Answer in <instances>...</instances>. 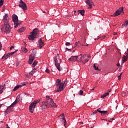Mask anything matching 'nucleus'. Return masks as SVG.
I'll return each mask as SVG.
<instances>
[{
    "label": "nucleus",
    "mask_w": 128,
    "mask_h": 128,
    "mask_svg": "<svg viewBox=\"0 0 128 128\" xmlns=\"http://www.w3.org/2000/svg\"><path fill=\"white\" fill-rule=\"evenodd\" d=\"M114 120V118H110V120Z\"/></svg>",
    "instance_id": "nucleus-58"
},
{
    "label": "nucleus",
    "mask_w": 128,
    "mask_h": 128,
    "mask_svg": "<svg viewBox=\"0 0 128 128\" xmlns=\"http://www.w3.org/2000/svg\"><path fill=\"white\" fill-rule=\"evenodd\" d=\"M18 102V100L16 99L14 102L12 104V105H10V106H8V109L12 108H14V106Z\"/></svg>",
    "instance_id": "nucleus-15"
},
{
    "label": "nucleus",
    "mask_w": 128,
    "mask_h": 128,
    "mask_svg": "<svg viewBox=\"0 0 128 128\" xmlns=\"http://www.w3.org/2000/svg\"><path fill=\"white\" fill-rule=\"evenodd\" d=\"M10 54H7L6 56L4 54V56H2V59L5 58V60H6L7 58H10Z\"/></svg>",
    "instance_id": "nucleus-23"
},
{
    "label": "nucleus",
    "mask_w": 128,
    "mask_h": 128,
    "mask_svg": "<svg viewBox=\"0 0 128 128\" xmlns=\"http://www.w3.org/2000/svg\"><path fill=\"white\" fill-rule=\"evenodd\" d=\"M84 62H88V60H84Z\"/></svg>",
    "instance_id": "nucleus-48"
},
{
    "label": "nucleus",
    "mask_w": 128,
    "mask_h": 128,
    "mask_svg": "<svg viewBox=\"0 0 128 128\" xmlns=\"http://www.w3.org/2000/svg\"><path fill=\"white\" fill-rule=\"evenodd\" d=\"M29 74L32 76V74H34V70H32V72H30Z\"/></svg>",
    "instance_id": "nucleus-38"
},
{
    "label": "nucleus",
    "mask_w": 128,
    "mask_h": 128,
    "mask_svg": "<svg viewBox=\"0 0 128 128\" xmlns=\"http://www.w3.org/2000/svg\"><path fill=\"white\" fill-rule=\"evenodd\" d=\"M46 73H50V70H48V68H46Z\"/></svg>",
    "instance_id": "nucleus-37"
},
{
    "label": "nucleus",
    "mask_w": 128,
    "mask_h": 128,
    "mask_svg": "<svg viewBox=\"0 0 128 128\" xmlns=\"http://www.w3.org/2000/svg\"><path fill=\"white\" fill-rule=\"evenodd\" d=\"M12 20L14 24V28H17L18 26L21 24V22H19L18 16L16 14L12 16Z\"/></svg>",
    "instance_id": "nucleus-7"
},
{
    "label": "nucleus",
    "mask_w": 128,
    "mask_h": 128,
    "mask_svg": "<svg viewBox=\"0 0 128 128\" xmlns=\"http://www.w3.org/2000/svg\"><path fill=\"white\" fill-rule=\"evenodd\" d=\"M102 116H104L106 114L108 115V111L106 110H102Z\"/></svg>",
    "instance_id": "nucleus-21"
},
{
    "label": "nucleus",
    "mask_w": 128,
    "mask_h": 128,
    "mask_svg": "<svg viewBox=\"0 0 128 128\" xmlns=\"http://www.w3.org/2000/svg\"><path fill=\"white\" fill-rule=\"evenodd\" d=\"M3 21L4 23H10L9 18L7 14L4 16Z\"/></svg>",
    "instance_id": "nucleus-13"
},
{
    "label": "nucleus",
    "mask_w": 128,
    "mask_h": 128,
    "mask_svg": "<svg viewBox=\"0 0 128 128\" xmlns=\"http://www.w3.org/2000/svg\"><path fill=\"white\" fill-rule=\"evenodd\" d=\"M81 46H88V44L86 43L85 40H83L80 42Z\"/></svg>",
    "instance_id": "nucleus-19"
},
{
    "label": "nucleus",
    "mask_w": 128,
    "mask_h": 128,
    "mask_svg": "<svg viewBox=\"0 0 128 128\" xmlns=\"http://www.w3.org/2000/svg\"><path fill=\"white\" fill-rule=\"evenodd\" d=\"M20 87V85H18L17 86H15L13 89V91H16Z\"/></svg>",
    "instance_id": "nucleus-25"
},
{
    "label": "nucleus",
    "mask_w": 128,
    "mask_h": 128,
    "mask_svg": "<svg viewBox=\"0 0 128 128\" xmlns=\"http://www.w3.org/2000/svg\"><path fill=\"white\" fill-rule=\"evenodd\" d=\"M123 72H122L120 75H119V76H118V80H121V76H122V74Z\"/></svg>",
    "instance_id": "nucleus-34"
},
{
    "label": "nucleus",
    "mask_w": 128,
    "mask_h": 128,
    "mask_svg": "<svg viewBox=\"0 0 128 128\" xmlns=\"http://www.w3.org/2000/svg\"><path fill=\"white\" fill-rule=\"evenodd\" d=\"M78 45V42H76L75 43L74 46H76Z\"/></svg>",
    "instance_id": "nucleus-42"
},
{
    "label": "nucleus",
    "mask_w": 128,
    "mask_h": 128,
    "mask_svg": "<svg viewBox=\"0 0 128 128\" xmlns=\"http://www.w3.org/2000/svg\"><path fill=\"white\" fill-rule=\"evenodd\" d=\"M4 4V1L3 0H0V8Z\"/></svg>",
    "instance_id": "nucleus-33"
},
{
    "label": "nucleus",
    "mask_w": 128,
    "mask_h": 128,
    "mask_svg": "<svg viewBox=\"0 0 128 128\" xmlns=\"http://www.w3.org/2000/svg\"><path fill=\"white\" fill-rule=\"evenodd\" d=\"M59 119H60V120L64 123V126H66V120L65 119V116L64 114H60V116H58Z\"/></svg>",
    "instance_id": "nucleus-12"
},
{
    "label": "nucleus",
    "mask_w": 128,
    "mask_h": 128,
    "mask_svg": "<svg viewBox=\"0 0 128 128\" xmlns=\"http://www.w3.org/2000/svg\"><path fill=\"white\" fill-rule=\"evenodd\" d=\"M0 29L2 32L7 34L10 32L12 28L10 27V23L4 22V24L1 26Z\"/></svg>",
    "instance_id": "nucleus-3"
},
{
    "label": "nucleus",
    "mask_w": 128,
    "mask_h": 128,
    "mask_svg": "<svg viewBox=\"0 0 128 128\" xmlns=\"http://www.w3.org/2000/svg\"><path fill=\"white\" fill-rule=\"evenodd\" d=\"M14 48V46L10 47V50H12Z\"/></svg>",
    "instance_id": "nucleus-44"
},
{
    "label": "nucleus",
    "mask_w": 128,
    "mask_h": 128,
    "mask_svg": "<svg viewBox=\"0 0 128 128\" xmlns=\"http://www.w3.org/2000/svg\"><path fill=\"white\" fill-rule=\"evenodd\" d=\"M66 50H70V49H69L68 48H66Z\"/></svg>",
    "instance_id": "nucleus-52"
},
{
    "label": "nucleus",
    "mask_w": 128,
    "mask_h": 128,
    "mask_svg": "<svg viewBox=\"0 0 128 128\" xmlns=\"http://www.w3.org/2000/svg\"><path fill=\"white\" fill-rule=\"evenodd\" d=\"M62 62V60L60 58V56L58 54L57 56L54 57V64L59 71L62 70V68H60V63Z\"/></svg>",
    "instance_id": "nucleus-4"
},
{
    "label": "nucleus",
    "mask_w": 128,
    "mask_h": 128,
    "mask_svg": "<svg viewBox=\"0 0 128 128\" xmlns=\"http://www.w3.org/2000/svg\"><path fill=\"white\" fill-rule=\"evenodd\" d=\"M128 60V58L126 56H124L122 60V64H124V62H127Z\"/></svg>",
    "instance_id": "nucleus-18"
},
{
    "label": "nucleus",
    "mask_w": 128,
    "mask_h": 128,
    "mask_svg": "<svg viewBox=\"0 0 128 128\" xmlns=\"http://www.w3.org/2000/svg\"><path fill=\"white\" fill-rule=\"evenodd\" d=\"M126 96V94L125 92H124V93L122 94V96Z\"/></svg>",
    "instance_id": "nucleus-39"
},
{
    "label": "nucleus",
    "mask_w": 128,
    "mask_h": 128,
    "mask_svg": "<svg viewBox=\"0 0 128 128\" xmlns=\"http://www.w3.org/2000/svg\"><path fill=\"white\" fill-rule=\"evenodd\" d=\"M38 28H35L32 30V32H31L30 35L28 36V38L30 40H34L36 38V36L38 34Z\"/></svg>",
    "instance_id": "nucleus-5"
},
{
    "label": "nucleus",
    "mask_w": 128,
    "mask_h": 128,
    "mask_svg": "<svg viewBox=\"0 0 128 128\" xmlns=\"http://www.w3.org/2000/svg\"><path fill=\"white\" fill-rule=\"evenodd\" d=\"M2 44H1V42H0V50H2Z\"/></svg>",
    "instance_id": "nucleus-40"
},
{
    "label": "nucleus",
    "mask_w": 128,
    "mask_h": 128,
    "mask_svg": "<svg viewBox=\"0 0 128 128\" xmlns=\"http://www.w3.org/2000/svg\"><path fill=\"white\" fill-rule=\"evenodd\" d=\"M16 66H18L19 63H18V62H16Z\"/></svg>",
    "instance_id": "nucleus-41"
},
{
    "label": "nucleus",
    "mask_w": 128,
    "mask_h": 128,
    "mask_svg": "<svg viewBox=\"0 0 128 128\" xmlns=\"http://www.w3.org/2000/svg\"><path fill=\"white\" fill-rule=\"evenodd\" d=\"M76 10H74V13L75 14V13H76Z\"/></svg>",
    "instance_id": "nucleus-59"
},
{
    "label": "nucleus",
    "mask_w": 128,
    "mask_h": 128,
    "mask_svg": "<svg viewBox=\"0 0 128 128\" xmlns=\"http://www.w3.org/2000/svg\"><path fill=\"white\" fill-rule=\"evenodd\" d=\"M98 112H100V114H102V110H99Z\"/></svg>",
    "instance_id": "nucleus-46"
},
{
    "label": "nucleus",
    "mask_w": 128,
    "mask_h": 128,
    "mask_svg": "<svg viewBox=\"0 0 128 128\" xmlns=\"http://www.w3.org/2000/svg\"><path fill=\"white\" fill-rule=\"evenodd\" d=\"M82 94H84V91H82V90H80V91L79 92H78V94H79L80 95H82Z\"/></svg>",
    "instance_id": "nucleus-35"
},
{
    "label": "nucleus",
    "mask_w": 128,
    "mask_h": 128,
    "mask_svg": "<svg viewBox=\"0 0 128 128\" xmlns=\"http://www.w3.org/2000/svg\"><path fill=\"white\" fill-rule=\"evenodd\" d=\"M15 52H16V51L14 52H11V53H8V54H9L10 56H12L13 54H15Z\"/></svg>",
    "instance_id": "nucleus-32"
},
{
    "label": "nucleus",
    "mask_w": 128,
    "mask_h": 128,
    "mask_svg": "<svg viewBox=\"0 0 128 128\" xmlns=\"http://www.w3.org/2000/svg\"><path fill=\"white\" fill-rule=\"evenodd\" d=\"M22 52H28V48H22Z\"/></svg>",
    "instance_id": "nucleus-26"
},
{
    "label": "nucleus",
    "mask_w": 128,
    "mask_h": 128,
    "mask_svg": "<svg viewBox=\"0 0 128 128\" xmlns=\"http://www.w3.org/2000/svg\"><path fill=\"white\" fill-rule=\"evenodd\" d=\"M25 30V28H24V27H22V28H20V29H18V31L19 32H22Z\"/></svg>",
    "instance_id": "nucleus-22"
},
{
    "label": "nucleus",
    "mask_w": 128,
    "mask_h": 128,
    "mask_svg": "<svg viewBox=\"0 0 128 128\" xmlns=\"http://www.w3.org/2000/svg\"><path fill=\"white\" fill-rule=\"evenodd\" d=\"M38 43L39 47L40 48H42L44 46V42H42V38L40 40H38Z\"/></svg>",
    "instance_id": "nucleus-17"
},
{
    "label": "nucleus",
    "mask_w": 128,
    "mask_h": 128,
    "mask_svg": "<svg viewBox=\"0 0 128 128\" xmlns=\"http://www.w3.org/2000/svg\"><path fill=\"white\" fill-rule=\"evenodd\" d=\"M36 52L32 51L31 54H30L28 62V63L30 64H32V62L34 60V56H36Z\"/></svg>",
    "instance_id": "nucleus-8"
},
{
    "label": "nucleus",
    "mask_w": 128,
    "mask_h": 128,
    "mask_svg": "<svg viewBox=\"0 0 128 128\" xmlns=\"http://www.w3.org/2000/svg\"><path fill=\"white\" fill-rule=\"evenodd\" d=\"M38 64V62L36 60H34L32 64V67H34L36 66V64Z\"/></svg>",
    "instance_id": "nucleus-29"
},
{
    "label": "nucleus",
    "mask_w": 128,
    "mask_h": 128,
    "mask_svg": "<svg viewBox=\"0 0 128 128\" xmlns=\"http://www.w3.org/2000/svg\"><path fill=\"white\" fill-rule=\"evenodd\" d=\"M106 38V36H104V38Z\"/></svg>",
    "instance_id": "nucleus-64"
},
{
    "label": "nucleus",
    "mask_w": 128,
    "mask_h": 128,
    "mask_svg": "<svg viewBox=\"0 0 128 128\" xmlns=\"http://www.w3.org/2000/svg\"><path fill=\"white\" fill-rule=\"evenodd\" d=\"M86 4L88 6V9H92L94 4L92 0H85Z\"/></svg>",
    "instance_id": "nucleus-11"
},
{
    "label": "nucleus",
    "mask_w": 128,
    "mask_h": 128,
    "mask_svg": "<svg viewBox=\"0 0 128 128\" xmlns=\"http://www.w3.org/2000/svg\"><path fill=\"white\" fill-rule=\"evenodd\" d=\"M66 46H70V42H66Z\"/></svg>",
    "instance_id": "nucleus-36"
},
{
    "label": "nucleus",
    "mask_w": 128,
    "mask_h": 128,
    "mask_svg": "<svg viewBox=\"0 0 128 128\" xmlns=\"http://www.w3.org/2000/svg\"><path fill=\"white\" fill-rule=\"evenodd\" d=\"M26 85V84L25 83H24L22 84V86H25Z\"/></svg>",
    "instance_id": "nucleus-55"
},
{
    "label": "nucleus",
    "mask_w": 128,
    "mask_h": 128,
    "mask_svg": "<svg viewBox=\"0 0 128 128\" xmlns=\"http://www.w3.org/2000/svg\"><path fill=\"white\" fill-rule=\"evenodd\" d=\"M36 71L34 70H33V74Z\"/></svg>",
    "instance_id": "nucleus-57"
},
{
    "label": "nucleus",
    "mask_w": 128,
    "mask_h": 128,
    "mask_svg": "<svg viewBox=\"0 0 128 128\" xmlns=\"http://www.w3.org/2000/svg\"><path fill=\"white\" fill-rule=\"evenodd\" d=\"M116 66H118V67H119V66H120V63H118V64H116Z\"/></svg>",
    "instance_id": "nucleus-43"
},
{
    "label": "nucleus",
    "mask_w": 128,
    "mask_h": 128,
    "mask_svg": "<svg viewBox=\"0 0 128 128\" xmlns=\"http://www.w3.org/2000/svg\"><path fill=\"white\" fill-rule=\"evenodd\" d=\"M108 122H112V121H111L110 120H108Z\"/></svg>",
    "instance_id": "nucleus-50"
},
{
    "label": "nucleus",
    "mask_w": 128,
    "mask_h": 128,
    "mask_svg": "<svg viewBox=\"0 0 128 128\" xmlns=\"http://www.w3.org/2000/svg\"><path fill=\"white\" fill-rule=\"evenodd\" d=\"M100 108H98V109L97 110V112H98V111H100Z\"/></svg>",
    "instance_id": "nucleus-53"
},
{
    "label": "nucleus",
    "mask_w": 128,
    "mask_h": 128,
    "mask_svg": "<svg viewBox=\"0 0 128 128\" xmlns=\"http://www.w3.org/2000/svg\"><path fill=\"white\" fill-rule=\"evenodd\" d=\"M18 6L21 8L24 11H26L27 10L26 4L22 1V0H20L18 4Z\"/></svg>",
    "instance_id": "nucleus-9"
},
{
    "label": "nucleus",
    "mask_w": 128,
    "mask_h": 128,
    "mask_svg": "<svg viewBox=\"0 0 128 128\" xmlns=\"http://www.w3.org/2000/svg\"><path fill=\"white\" fill-rule=\"evenodd\" d=\"M92 90H94V88H93Z\"/></svg>",
    "instance_id": "nucleus-63"
},
{
    "label": "nucleus",
    "mask_w": 128,
    "mask_h": 128,
    "mask_svg": "<svg viewBox=\"0 0 128 128\" xmlns=\"http://www.w3.org/2000/svg\"><path fill=\"white\" fill-rule=\"evenodd\" d=\"M12 108H7V110H6L5 112V114H8V112H10L12 111Z\"/></svg>",
    "instance_id": "nucleus-24"
},
{
    "label": "nucleus",
    "mask_w": 128,
    "mask_h": 128,
    "mask_svg": "<svg viewBox=\"0 0 128 128\" xmlns=\"http://www.w3.org/2000/svg\"><path fill=\"white\" fill-rule=\"evenodd\" d=\"M40 100H34L33 102H32L29 106V110L30 112L33 113L34 110V108H36V104H38V102H40Z\"/></svg>",
    "instance_id": "nucleus-6"
},
{
    "label": "nucleus",
    "mask_w": 128,
    "mask_h": 128,
    "mask_svg": "<svg viewBox=\"0 0 128 128\" xmlns=\"http://www.w3.org/2000/svg\"><path fill=\"white\" fill-rule=\"evenodd\" d=\"M77 56L78 59H79V60L82 61V54H80Z\"/></svg>",
    "instance_id": "nucleus-27"
},
{
    "label": "nucleus",
    "mask_w": 128,
    "mask_h": 128,
    "mask_svg": "<svg viewBox=\"0 0 128 128\" xmlns=\"http://www.w3.org/2000/svg\"><path fill=\"white\" fill-rule=\"evenodd\" d=\"M78 14H80L81 16H84V12H85L84 10H78Z\"/></svg>",
    "instance_id": "nucleus-16"
},
{
    "label": "nucleus",
    "mask_w": 128,
    "mask_h": 128,
    "mask_svg": "<svg viewBox=\"0 0 128 128\" xmlns=\"http://www.w3.org/2000/svg\"><path fill=\"white\" fill-rule=\"evenodd\" d=\"M70 61H74V62L78 61V56H72L68 58Z\"/></svg>",
    "instance_id": "nucleus-14"
},
{
    "label": "nucleus",
    "mask_w": 128,
    "mask_h": 128,
    "mask_svg": "<svg viewBox=\"0 0 128 128\" xmlns=\"http://www.w3.org/2000/svg\"><path fill=\"white\" fill-rule=\"evenodd\" d=\"M56 104L54 102L52 98L49 96H46V100L42 102L41 107L42 110L50 108V107L56 108Z\"/></svg>",
    "instance_id": "nucleus-1"
},
{
    "label": "nucleus",
    "mask_w": 128,
    "mask_h": 128,
    "mask_svg": "<svg viewBox=\"0 0 128 128\" xmlns=\"http://www.w3.org/2000/svg\"><path fill=\"white\" fill-rule=\"evenodd\" d=\"M6 128H10L8 124L6 125Z\"/></svg>",
    "instance_id": "nucleus-49"
},
{
    "label": "nucleus",
    "mask_w": 128,
    "mask_h": 128,
    "mask_svg": "<svg viewBox=\"0 0 128 128\" xmlns=\"http://www.w3.org/2000/svg\"><path fill=\"white\" fill-rule=\"evenodd\" d=\"M122 26H125L126 28H128V20L126 21L124 24H122Z\"/></svg>",
    "instance_id": "nucleus-28"
},
{
    "label": "nucleus",
    "mask_w": 128,
    "mask_h": 128,
    "mask_svg": "<svg viewBox=\"0 0 128 128\" xmlns=\"http://www.w3.org/2000/svg\"><path fill=\"white\" fill-rule=\"evenodd\" d=\"M128 52L126 53L128 54V48L126 49Z\"/></svg>",
    "instance_id": "nucleus-56"
},
{
    "label": "nucleus",
    "mask_w": 128,
    "mask_h": 128,
    "mask_svg": "<svg viewBox=\"0 0 128 128\" xmlns=\"http://www.w3.org/2000/svg\"><path fill=\"white\" fill-rule=\"evenodd\" d=\"M96 112H97V111L96 110L95 112H93V114H96Z\"/></svg>",
    "instance_id": "nucleus-45"
},
{
    "label": "nucleus",
    "mask_w": 128,
    "mask_h": 128,
    "mask_svg": "<svg viewBox=\"0 0 128 128\" xmlns=\"http://www.w3.org/2000/svg\"><path fill=\"white\" fill-rule=\"evenodd\" d=\"M108 94H109V92H106V93H105V94L102 96L101 97L104 98L106 97Z\"/></svg>",
    "instance_id": "nucleus-30"
},
{
    "label": "nucleus",
    "mask_w": 128,
    "mask_h": 128,
    "mask_svg": "<svg viewBox=\"0 0 128 128\" xmlns=\"http://www.w3.org/2000/svg\"><path fill=\"white\" fill-rule=\"evenodd\" d=\"M124 26H123V24H122V27H124Z\"/></svg>",
    "instance_id": "nucleus-61"
},
{
    "label": "nucleus",
    "mask_w": 128,
    "mask_h": 128,
    "mask_svg": "<svg viewBox=\"0 0 128 128\" xmlns=\"http://www.w3.org/2000/svg\"><path fill=\"white\" fill-rule=\"evenodd\" d=\"M5 89L6 88H4L3 86H0V94H1Z\"/></svg>",
    "instance_id": "nucleus-20"
},
{
    "label": "nucleus",
    "mask_w": 128,
    "mask_h": 128,
    "mask_svg": "<svg viewBox=\"0 0 128 128\" xmlns=\"http://www.w3.org/2000/svg\"><path fill=\"white\" fill-rule=\"evenodd\" d=\"M118 34L117 32H114L113 35H116V34Z\"/></svg>",
    "instance_id": "nucleus-47"
},
{
    "label": "nucleus",
    "mask_w": 128,
    "mask_h": 128,
    "mask_svg": "<svg viewBox=\"0 0 128 128\" xmlns=\"http://www.w3.org/2000/svg\"><path fill=\"white\" fill-rule=\"evenodd\" d=\"M94 68L95 69V70L100 71V70H99L98 66H96L95 64H94Z\"/></svg>",
    "instance_id": "nucleus-31"
},
{
    "label": "nucleus",
    "mask_w": 128,
    "mask_h": 128,
    "mask_svg": "<svg viewBox=\"0 0 128 128\" xmlns=\"http://www.w3.org/2000/svg\"><path fill=\"white\" fill-rule=\"evenodd\" d=\"M2 105L0 104V108L2 107Z\"/></svg>",
    "instance_id": "nucleus-60"
},
{
    "label": "nucleus",
    "mask_w": 128,
    "mask_h": 128,
    "mask_svg": "<svg viewBox=\"0 0 128 128\" xmlns=\"http://www.w3.org/2000/svg\"><path fill=\"white\" fill-rule=\"evenodd\" d=\"M66 84L67 82L66 81H64V82L62 83L60 79H57V81H56V86H58L57 92H60L63 90L66 86Z\"/></svg>",
    "instance_id": "nucleus-2"
},
{
    "label": "nucleus",
    "mask_w": 128,
    "mask_h": 128,
    "mask_svg": "<svg viewBox=\"0 0 128 128\" xmlns=\"http://www.w3.org/2000/svg\"><path fill=\"white\" fill-rule=\"evenodd\" d=\"M123 11H124V7H122L116 11V12L114 14L113 16L114 17L118 16H120L122 12V14H124V12Z\"/></svg>",
    "instance_id": "nucleus-10"
},
{
    "label": "nucleus",
    "mask_w": 128,
    "mask_h": 128,
    "mask_svg": "<svg viewBox=\"0 0 128 128\" xmlns=\"http://www.w3.org/2000/svg\"><path fill=\"white\" fill-rule=\"evenodd\" d=\"M102 120H106V121H107V120H106V119H102Z\"/></svg>",
    "instance_id": "nucleus-54"
},
{
    "label": "nucleus",
    "mask_w": 128,
    "mask_h": 128,
    "mask_svg": "<svg viewBox=\"0 0 128 128\" xmlns=\"http://www.w3.org/2000/svg\"><path fill=\"white\" fill-rule=\"evenodd\" d=\"M112 92V90H109L108 92L109 93V92Z\"/></svg>",
    "instance_id": "nucleus-51"
},
{
    "label": "nucleus",
    "mask_w": 128,
    "mask_h": 128,
    "mask_svg": "<svg viewBox=\"0 0 128 128\" xmlns=\"http://www.w3.org/2000/svg\"><path fill=\"white\" fill-rule=\"evenodd\" d=\"M90 128H93V127L92 126V127H90Z\"/></svg>",
    "instance_id": "nucleus-62"
}]
</instances>
